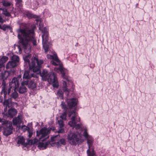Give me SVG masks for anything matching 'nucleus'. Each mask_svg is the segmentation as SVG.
Masks as SVG:
<instances>
[{"mask_svg": "<svg viewBox=\"0 0 156 156\" xmlns=\"http://www.w3.org/2000/svg\"><path fill=\"white\" fill-rule=\"evenodd\" d=\"M18 37L20 39V45L25 52L29 55L31 51L30 42L32 41L34 45H36V41L34 37V32L33 29H30L27 26L20 27L17 30Z\"/></svg>", "mask_w": 156, "mask_h": 156, "instance_id": "1", "label": "nucleus"}, {"mask_svg": "<svg viewBox=\"0 0 156 156\" xmlns=\"http://www.w3.org/2000/svg\"><path fill=\"white\" fill-rule=\"evenodd\" d=\"M55 70L57 72L60 73L62 75V77L63 79L66 80V81H63L62 89L68 95V93L70 91L73 90V83L70 81L66 75L68 73V70L63 67L60 66L59 68H55Z\"/></svg>", "mask_w": 156, "mask_h": 156, "instance_id": "2", "label": "nucleus"}, {"mask_svg": "<svg viewBox=\"0 0 156 156\" xmlns=\"http://www.w3.org/2000/svg\"><path fill=\"white\" fill-rule=\"evenodd\" d=\"M24 61L29 65L30 69L32 70L34 72H39L41 67V65L43 63V61L41 60H38L36 56H33L31 60V62H30L29 58H30V55H24L23 56Z\"/></svg>", "mask_w": 156, "mask_h": 156, "instance_id": "3", "label": "nucleus"}, {"mask_svg": "<svg viewBox=\"0 0 156 156\" xmlns=\"http://www.w3.org/2000/svg\"><path fill=\"white\" fill-rule=\"evenodd\" d=\"M40 76H42L44 80H48V83L52 85L54 87L58 88V83L55 74L53 73H48L47 70L44 69L41 73Z\"/></svg>", "mask_w": 156, "mask_h": 156, "instance_id": "4", "label": "nucleus"}, {"mask_svg": "<svg viewBox=\"0 0 156 156\" xmlns=\"http://www.w3.org/2000/svg\"><path fill=\"white\" fill-rule=\"evenodd\" d=\"M67 139L71 144L74 145L82 143L84 141L82 134L77 131L70 132L68 135Z\"/></svg>", "mask_w": 156, "mask_h": 156, "instance_id": "5", "label": "nucleus"}, {"mask_svg": "<svg viewBox=\"0 0 156 156\" xmlns=\"http://www.w3.org/2000/svg\"><path fill=\"white\" fill-rule=\"evenodd\" d=\"M68 116L69 117L72 116L71 120L68 123L69 125L71 127L75 126V129H80L81 127V124H78L76 125V122H79L80 120V118L78 116L77 114L76 113L75 111H73L69 113Z\"/></svg>", "mask_w": 156, "mask_h": 156, "instance_id": "6", "label": "nucleus"}, {"mask_svg": "<svg viewBox=\"0 0 156 156\" xmlns=\"http://www.w3.org/2000/svg\"><path fill=\"white\" fill-rule=\"evenodd\" d=\"M51 129L44 127L38 131H37V136L39 137V141H44L49 137V134L50 133Z\"/></svg>", "mask_w": 156, "mask_h": 156, "instance_id": "7", "label": "nucleus"}, {"mask_svg": "<svg viewBox=\"0 0 156 156\" xmlns=\"http://www.w3.org/2000/svg\"><path fill=\"white\" fill-rule=\"evenodd\" d=\"M43 34L42 35V44L44 52L47 53L48 49V45L47 44L48 40V30L46 28H44L42 30Z\"/></svg>", "mask_w": 156, "mask_h": 156, "instance_id": "8", "label": "nucleus"}, {"mask_svg": "<svg viewBox=\"0 0 156 156\" xmlns=\"http://www.w3.org/2000/svg\"><path fill=\"white\" fill-rule=\"evenodd\" d=\"M87 139V143L88 149L87 151L88 156H97L92 147L94 140L91 136H88Z\"/></svg>", "mask_w": 156, "mask_h": 156, "instance_id": "9", "label": "nucleus"}, {"mask_svg": "<svg viewBox=\"0 0 156 156\" xmlns=\"http://www.w3.org/2000/svg\"><path fill=\"white\" fill-rule=\"evenodd\" d=\"M22 80L21 75H19L17 77H14L9 82V86L10 87H13L14 89H16L19 87L20 82Z\"/></svg>", "mask_w": 156, "mask_h": 156, "instance_id": "10", "label": "nucleus"}, {"mask_svg": "<svg viewBox=\"0 0 156 156\" xmlns=\"http://www.w3.org/2000/svg\"><path fill=\"white\" fill-rule=\"evenodd\" d=\"M47 57L48 59H52V60L51 62V64L55 66L59 64L60 60L55 52L53 53L52 55L49 54L47 55Z\"/></svg>", "mask_w": 156, "mask_h": 156, "instance_id": "11", "label": "nucleus"}, {"mask_svg": "<svg viewBox=\"0 0 156 156\" xmlns=\"http://www.w3.org/2000/svg\"><path fill=\"white\" fill-rule=\"evenodd\" d=\"M68 107L72 108L76 106L78 103V100L76 98H72L67 99L66 100Z\"/></svg>", "mask_w": 156, "mask_h": 156, "instance_id": "12", "label": "nucleus"}, {"mask_svg": "<svg viewBox=\"0 0 156 156\" xmlns=\"http://www.w3.org/2000/svg\"><path fill=\"white\" fill-rule=\"evenodd\" d=\"M12 125L9 123L7 124L6 126L4 127L3 134L6 136H8L12 133Z\"/></svg>", "mask_w": 156, "mask_h": 156, "instance_id": "13", "label": "nucleus"}, {"mask_svg": "<svg viewBox=\"0 0 156 156\" xmlns=\"http://www.w3.org/2000/svg\"><path fill=\"white\" fill-rule=\"evenodd\" d=\"M60 138V136L59 135H55L52 136L51 138L49 144L51 145L52 146H53V144H56L57 146V144L58 143V140Z\"/></svg>", "mask_w": 156, "mask_h": 156, "instance_id": "14", "label": "nucleus"}, {"mask_svg": "<svg viewBox=\"0 0 156 156\" xmlns=\"http://www.w3.org/2000/svg\"><path fill=\"white\" fill-rule=\"evenodd\" d=\"M23 117L21 115H18L17 117L13 118V123L14 125H20L22 122Z\"/></svg>", "mask_w": 156, "mask_h": 156, "instance_id": "15", "label": "nucleus"}, {"mask_svg": "<svg viewBox=\"0 0 156 156\" xmlns=\"http://www.w3.org/2000/svg\"><path fill=\"white\" fill-rule=\"evenodd\" d=\"M3 105L5 107V108L4 109V110L5 112L7 110V107H10L12 105L11 98L5 100L3 102Z\"/></svg>", "mask_w": 156, "mask_h": 156, "instance_id": "16", "label": "nucleus"}, {"mask_svg": "<svg viewBox=\"0 0 156 156\" xmlns=\"http://www.w3.org/2000/svg\"><path fill=\"white\" fill-rule=\"evenodd\" d=\"M30 69L29 70L25 71L24 73L23 76V78L25 79H29L31 78L32 77H34V74H32L30 73V71H32V70H30Z\"/></svg>", "mask_w": 156, "mask_h": 156, "instance_id": "17", "label": "nucleus"}, {"mask_svg": "<svg viewBox=\"0 0 156 156\" xmlns=\"http://www.w3.org/2000/svg\"><path fill=\"white\" fill-rule=\"evenodd\" d=\"M66 112H64L62 115L60 116V117L61 119L58 120V123L59 124V127H63L64 126V124L62 120L64 119L66 120Z\"/></svg>", "mask_w": 156, "mask_h": 156, "instance_id": "18", "label": "nucleus"}, {"mask_svg": "<svg viewBox=\"0 0 156 156\" xmlns=\"http://www.w3.org/2000/svg\"><path fill=\"white\" fill-rule=\"evenodd\" d=\"M40 141V142L38 143V147L39 148L41 149H46L48 145L49 144V142H47L45 143H44V141Z\"/></svg>", "mask_w": 156, "mask_h": 156, "instance_id": "19", "label": "nucleus"}, {"mask_svg": "<svg viewBox=\"0 0 156 156\" xmlns=\"http://www.w3.org/2000/svg\"><path fill=\"white\" fill-rule=\"evenodd\" d=\"M7 88L6 85L5 84V81H3L2 85V90L1 94H3L4 97L5 98L7 94Z\"/></svg>", "mask_w": 156, "mask_h": 156, "instance_id": "20", "label": "nucleus"}, {"mask_svg": "<svg viewBox=\"0 0 156 156\" xmlns=\"http://www.w3.org/2000/svg\"><path fill=\"white\" fill-rule=\"evenodd\" d=\"M17 111L13 108H11L8 110V116L12 117L16 115Z\"/></svg>", "mask_w": 156, "mask_h": 156, "instance_id": "21", "label": "nucleus"}, {"mask_svg": "<svg viewBox=\"0 0 156 156\" xmlns=\"http://www.w3.org/2000/svg\"><path fill=\"white\" fill-rule=\"evenodd\" d=\"M16 141L18 144L24 145L25 144V139L23 136H19L16 138Z\"/></svg>", "mask_w": 156, "mask_h": 156, "instance_id": "22", "label": "nucleus"}, {"mask_svg": "<svg viewBox=\"0 0 156 156\" xmlns=\"http://www.w3.org/2000/svg\"><path fill=\"white\" fill-rule=\"evenodd\" d=\"M28 87L29 88L32 89L36 88L37 87V84L35 82L34 79H32L29 82L28 85Z\"/></svg>", "mask_w": 156, "mask_h": 156, "instance_id": "23", "label": "nucleus"}, {"mask_svg": "<svg viewBox=\"0 0 156 156\" xmlns=\"http://www.w3.org/2000/svg\"><path fill=\"white\" fill-rule=\"evenodd\" d=\"M17 65L16 63H14L12 60L9 61L6 65V68L7 69L13 68L16 66Z\"/></svg>", "mask_w": 156, "mask_h": 156, "instance_id": "24", "label": "nucleus"}, {"mask_svg": "<svg viewBox=\"0 0 156 156\" xmlns=\"http://www.w3.org/2000/svg\"><path fill=\"white\" fill-rule=\"evenodd\" d=\"M11 60L17 65L19 62L20 58L18 56L16 55H13L11 58Z\"/></svg>", "mask_w": 156, "mask_h": 156, "instance_id": "25", "label": "nucleus"}, {"mask_svg": "<svg viewBox=\"0 0 156 156\" xmlns=\"http://www.w3.org/2000/svg\"><path fill=\"white\" fill-rule=\"evenodd\" d=\"M27 89L25 86L21 85L19 89V92L20 94H23L27 92Z\"/></svg>", "mask_w": 156, "mask_h": 156, "instance_id": "26", "label": "nucleus"}, {"mask_svg": "<svg viewBox=\"0 0 156 156\" xmlns=\"http://www.w3.org/2000/svg\"><path fill=\"white\" fill-rule=\"evenodd\" d=\"M8 59V58L6 56H3L0 59V65H1V66L2 67V65L4 63L6 62Z\"/></svg>", "mask_w": 156, "mask_h": 156, "instance_id": "27", "label": "nucleus"}, {"mask_svg": "<svg viewBox=\"0 0 156 156\" xmlns=\"http://www.w3.org/2000/svg\"><path fill=\"white\" fill-rule=\"evenodd\" d=\"M16 89H14V91L12 93L10 96L11 98H13L14 99L17 98L18 96V93L16 91Z\"/></svg>", "mask_w": 156, "mask_h": 156, "instance_id": "28", "label": "nucleus"}, {"mask_svg": "<svg viewBox=\"0 0 156 156\" xmlns=\"http://www.w3.org/2000/svg\"><path fill=\"white\" fill-rule=\"evenodd\" d=\"M14 48L16 50V52L20 54L21 52V49L19 45H14Z\"/></svg>", "mask_w": 156, "mask_h": 156, "instance_id": "29", "label": "nucleus"}, {"mask_svg": "<svg viewBox=\"0 0 156 156\" xmlns=\"http://www.w3.org/2000/svg\"><path fill=\"white\" fill-rule=\"evenodd\" d=\"M27 16L29 19H31L32 18H36L37 17V16L30 12H27L26 14Z\"/></svg>", "mask_w": 156, "mask_h": 156, "instance_id": "30", "label": "nucleus"}, {"mask_svg": "<svg viewBox=\"0 0 156 156\" xmlns=\"http://www.w3.org/2000/svg\"><path fill=\"white\" fill-rule=\"evenodd\" d=\"M0 10L2 11V14L5 16H10V13L7 11L6 9L0 8Z\"/></svg>", "mask_w": 156, "mask_h": 156, "instance_id": "31", "label": "nucleus"}, {"mask_svg": "<svg viewBox=\"0 0 156 156\" xmlns=\"http://www.w3.org/2000/svg\"><path fill=\"white\" fill-rule=\"evenodd\" d=\"M57 95L58 97L60 98L61 99H62L63 98V93L62 90H58L57 93Z\"/></svg>", "mask_w": 156, "mask_h": 156, "instance_id": "32", "label": "nucleus"}, {"mask_svg": "<svg viewBox=\"0 0 156 156\" xmlns=\"http://www.w3.org/2000/svg\"><path fill=\"white\" fill-rule=\"evenodd\" d=\"M16 6L19 7H20V9H21L22 5L21 2H22V0H16Z\"/></svg>", "mask_w": 156, "mask_h": 156, "instance_id": "33", "label": "nucleus"}, {"mask_svg": "<svg viewBox=\"0 0 156 156\" xmlns=\"http://www.w3.org/2000/svg\"><path fill=\"white\" fill-rule=\"evenodd\" d=\"M2 3L3 5L5 7H7L10 6L11 5V3L9 2H5V1H3Z\"/></svg>", "mask_w": 156, "mask_h": 156, "instance_id": "34", "label": "nucleus"}, {"mask_svg": "<svg viewBox=\"0 0 156 156\" xmlns=\"http://www.w3.org/2000/svg\"><path fill=\"white\" fill-rule=\"evenodd\" d=\"M38 2L37 1H35L34 2V3H33V6H32V8L33 9H36L38 7Z\"/></svg>", "mask_w": 156, "mask_h": 156, "instance_id": "35", "label": "nucleus"}, {"mask_svg": "<svg viewBox=\"0 0 156 156\" xmlns=\"http://www.w3.org/2000/svg\"><path fill=\"white\" fill-rule=\"evenodd\" d=\"M38 140L37 139L35 138L33 140H30L29 143L31 144H34L37 143L38 142Z\"/></svg>", "mask_w": 156, "mask_h": 156, "instance_id": "36", "label": "nucleus"}, {"mask_svg": "<svg viewBox=\"0 0 156 156\" xmlns=\"http://www.w3.org/2000/svg\"><path fill=\"white\" fill-rule=\"evenodd\" d=\"M21 129L23 131L25 132L26 130H27L28 131V130L30 129L29 127H28L27 126H26L24 125L21 126Z\"/></svg>", "mask_w": 156, "mask_h": 156, "instance_id": "37", "label": "nucleus"}, {"mask_svg": "<svg viewBox=\"0 0 156 156\" xmlns=\"http://www.w3.org/2000/svg\"><path fill=\"white\" fill-rule=\"evenodd\" d=\"M66 143V142L64 139H61L58 141V143L57 144V146L59 144H62L63 145H65Z\"/></svg>", "mask_w": 156, "mask_h": 156, "instance_id": "38", "label": "nucleus"}, {"mask_svg": "<svg viewBox=\"0 0 156 156\" xmlns=\"http://www.w3.org/2000/svg\"><path fill=\"white\" fill-rule=\"evenodd\" d=\"M63 127H59V129L57 131L58 133H63L65 132L64 129L62 128Z\"/></svg>", "mask_w": 156, "mask_h": 156, "instance_id": "39", "label": "nucleus"}, {"mask_svg": "<svg viewBox=\"0 0 156 156\" xmlns=\"http://www.w3.org/2000/svg\"><path fill=\"white\" fill-rule=\"evenodd\" d=\"M29 84L27 80H23L21 83V85L25 86V85H28Z\"/></svg>", "mask_w": 156, "mask_h": 156, "instance_id": "40", "label": "nucleus"}, {"mask_svg": "<svg viewBox=\"0 0 156 156\" xmlns=\"http://www.w3.org/2000/svg\"><path fill=\"white\" fill-rule=\"evenodd\" d=\"M61 106L62 108L65 109L66 108V105L65 104V102L63 101L62 102L61 105Z\"/></svg>", "mask_w": 156, "mask_h": 156, "instance_id": "41", "label": "nucleus"}, {"mask_svg": "<svg viewBox=\"0 0 156 156\" xmlns=\"http://www.w3.org/2000/svg\"><path fill=\"white\" fill-rule=\"evenodd\" d=\"M83 136H85L86 138H87L88 136H91L88 135L87 131L86 130H85L83 133Z\"/></svg>", "mask_w": 156, "mask_h": 156, "instance_id": "42", "label": "nucleus"}, {"mask_svg": "<svg viewBox=\"0 0 156 156\" xmlns=\"http://www.w3.org/2000/svg\"><path fill=\"white\" fill-rule=\"evenodd\" d=\"M8 27L5 25H3L2 26L0 25V29H2L3 30H5L6 28Z\"/></svg>", "mask_w": 156, "mask_h": 156, "instance_id": "43", "label": "nucleus"}, {"mask_svg": "<svg viewBox=\"0 0 156 156\" xmlns=\"http://www.w3.org/2000/svg\"><path fill=\"white\" fill-rule=\"evenodd\" d=\"M28 132L29 133L28 136L29 137H30L32 135L33 133L32 132V131L31 130V129H29L28 131Z\"/></svg>", "mask_w": 156, "mask_h": 156, "instance_id": "44", "label": "nucleus"}, {"mask_svg": "<svg viewBox=\"0 0 156 156\" xmlns=\"http://www.w3.org/2000/svg\"><path fill=\"white\" fill-rule=\"evenodd\" d=\"M13 88V87H10L9 86V88L8 89V94H9L11 92V88Z\"/></svg>", "mask_w": 156, "mask_h": 156, "instance_id": "45", "label": "nucleus"}, {"mask_svg": "<svg viewBox=\"0 0 156 156\" xmlns=\"http://www.w3.org/2000/svg\"><path fill=\"white\" fill-rule=\"evenodd\" d=\"M2 66H1V65H0V71H1L4 69V66L3 65H2Z\"/></svg>", "mask_w": 156, "mask_h": 156, "instance_id": "46", "label": "nucleus"}, {"mask_svg": "<svg viewBox=\"0 0 156 156\" xmlns=\"http://www.w3.org/2000/svg\"><path fill=\"white\" fill-rule=\"evenodd\" d=\"M1 120H2V119H1V118H0V122H1Z\"/></svg>", "mask_w": 156, "mask_h": 156, "instance_id": "47", "label": "nucleus"}, {"mask_svg": "<svg viewBox=\"0 0 156 156\" xmlns=\"http://www.w3.org/2000/svg\"><path fill=\"white\" fill-rule=\"evenodd\" d=\"M39 20H36V21H38Z\"/></svg>", "mask_w": 156, "mask_h": 156, "instance_id": "48", "label": "nucleus"}, {"mask_svg": "<svg viewBox=\"0 0 156 156\" xmlns=\"http://www.w3.org/2000/svg\"><path fill=\"white\" fill-rule=\"evenodd\" d=\"M13 104H16V105L17 104V103H14Z\"/></svg>", "mask_w": 156, "mask_h": 156, "instance_id": "49", "label": "nucleus"}]
</instances>
